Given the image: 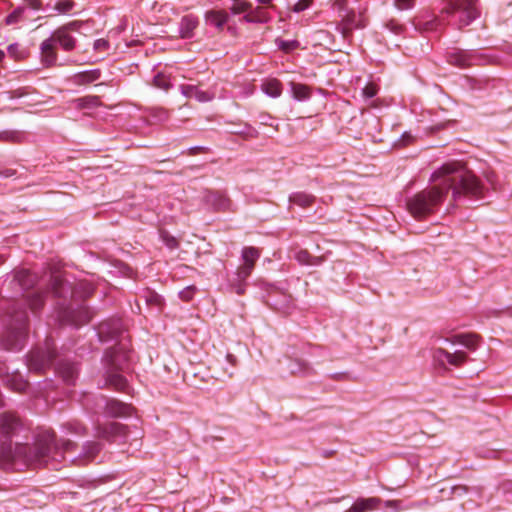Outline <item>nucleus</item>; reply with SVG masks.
<instances>
[{
	"instance_id": "obj_1",
	"label": "nucleus",
	"mask_w": 512,
	"mask_h": 512,
	"mask_svg": "<svg viewBox=\"0 0 512 512\" xmlns=\"http://www.w3.org/2000/svg\"><path fill=\"white\" fill-rule=\"evenodd\" d=\"M431 185L407 201L409 212L415 218H424L438 210L451 193L452 202L462 198H484L485 188L479 179L460 162H447L430 177Z\"/></svg>"
},
{
	"instance_id": "obj_2",
	"label": "nucleus",
	"mask_w": 512,
	"mask_h": 512,
	"mask_svg": "<svg viewBox=\"0 0 512 512\" xmlns=\"http://www.w3.org/2000/svg\"><path fill=\"white\" fill-rule=\"evenodd\" d=\"M19 427L18 419L10 414L0 415V459L8 464L23 463L38 467L59 469L65 454L73 452L76 445L67 439L56 440L55 434L44 431L36 437L33 447L25 444L13 446L12 438Z\"/></svg>"
},
{
	"instance_id": "obj_3",
	"label": "nucleus",
	"mask_w": 512,
	"mask_h": 512,
	"mask_svg": "<svg viewBox=\"0 0 512 512\" xmlns=\"http://www.w3.org/2000/svg\"><path fill=\"white\" fill-rule=\"evenodd\" d=\"M476 2L477 0H443L441 15L422 14L417 17L415 28L420 32H436L443 27L446 19L458 28L468 26L479 16Z\"/></svg>"
},
{
	"instance_id": "obj_4",
	"label": "nucleus",
	"mask_w": 512,
	"mask_h": 512,
	"mask_svg": "<svg viewBox=\"0 0 512 512\" xmlns=\"http://www.w3.org/2000/svg\"><path fill=\"white\" fill-rule=\"evenodd\" d=\"M129 352L127 345L122 341L105 352L103 360L106 386L122 392L129 391V383L120 373L129 368Z\"/></svg>"
},
{
	"instance_id": "obj_5",
	"label": "nucleus",
	"mask_w": 512,
	"mask_h": 512,
	"mask_svg": "<svg viewBox=\"0 0 512 512\" xmlns=\"http://www.w3.org/2000/svg\"><path fill=\"white\" fill-rule=\"evenodd\" d=\"M6 327L0 344L7 351L23 348L28 335V313L25 308L13 305L7 312Z\"/></svg>"
},
{
	"instance_id": "obj_6",
	"label": "nucleus",
	"mask_w": 512,
	"mask_h": 512,
	"mask_svg": "<svg viewBox=\"0 0 512 512\" xmlns=\"http://www.w3.org/2000/svg\"><path fill=\"white\" fill-rule=\"evenodd\" d=\"M57 44L65 51H71L75 48L76 40L66 32V28H58L54 31L53 34L40 45L41 61L44 66L50 67L56 63L57 54L55 48Z\"/></svg>"
},
{
	"instance_id": "obj_7",
	"label": "nucleus",
	"mask_w": 512,
	"mask_h": 512,
	"mask_svg": "<svg viewBox=\"0 0 512 512\" xmlns=\"http://www.w3.org/2000/svg\"><path fill=\"white\" fill-rule=\"evenodd\" d=\"M381 504L386 508H390L391 512H400L409 509L410 506L404 505L400 500H386L382 501L379 497L357 498L352 506L344 512H372L376 510Z\"/></svg>"
},
{
	"instance_id": "obj_8",
	"label": "nucleus",
	"mask_w": 512,
	"mask_h": 512,
	"mask_svg": "<svg viewBox=\"0 0 512 512\" xmlns=\"http://www.w3.org/2000/svg\"><path fill=\"white\" fill-rule=\"evenodd\" d=\"M56 356L55 347L47 342L45 350L36 349L27 356V367L30 371L43 372L48 368Z\"/></svg>"
},
{
	"instance_id": "obj_9",
	"label": "nucleus",
	"mask_w": 512,
	"mask_h": 512,
	"mask_svg": "<svg viewBox=\"0 0 512 512\" xmlns=\"http://www.w3.org/2000/svg\"><path fill=\"white\" fill-rule=\"evenodd\" d=\"M96 408L110 417H129L132 415L133 408L116 399H108L101 395L96 399Z\"/></svg>"
},
{
	"instance_id": "obj_10",
	"label": "nucleus",
	"mask_w": 512,
	"mask_h": 512,
	"mask_svg": "<svg viewBox=\"0 0 512 512\" xmlns=\"http://www.w3.org/2000/svg\"><path fill=\"white\" fill-rule=\"evenodd\" d=\"M432 358L441 367L446 368L447 365L459 367L467 360V354L462 350L450 353L443 348H436L433 350Z\"/></svg>"
},
{
	"instance_id": "obj_11",
	"label": "nucleus",
	"mask_w": 512,
	"mask_h": 512,
	"mask_svg": "<svg viewBox=\"0 0 512 512\" xmlns=\"http://www.w3.org/2000/svg\"><path fill=\"white\" fill-rule=\"evenodd\" d=\"M92 316L88 307L81 305L77 310L68 309L62 316V321L78 327L82 324L88 323Z\"/></svg>"
},
{
	"instance_id": "obj_12",
	"label": "nucleus",
	"mask_w": 512,
	"mask_h": 512,
	"mask_svg": "<svg viewBox=\"0 0 512 512\" xmlns=\"http://www.w3.org/2000/svg\"><path fill=\"white\" fill-rule=\"evenodd\" d=\"M254 269L250 266L241 265L237 271L233 274V276L229 279L230 287L238 294H244L246 290V280L251 275Z\"/></svg>"
},
{
	"instance_id": "obj_13",
	"label": "nucleus",
	"mask_w": 512,
	"mask_h": 512,
	"mask_svg": "<svg viewBox=\"0 0 512 512\" xmlns=\"http://www.w3.org/2000/svg\"><path fill=\"white\" fill-rule=\"evenodd\" d=\"M180 92L184 97L194 98L201 103L210 102L215 97L213 92L201 90L197 85L192 84L180 85Z\"/></svg>"
},
{
	"instance_id": "obj_14",
	"label": "nucleus",
	"mask_w": 512,
	"mask_h": 512,
	"mask_svg": "<svg viewBox=\"0 0 512 512\" xmlns=\"http://www.w3.org/2000/svg\"><path fill=\"white\" fill-rule=\"evenodd\" d=\"M55 370L62 380L68 385L74 384L78 377L77 365L69 361H60L56 365Z\"/></svg>"
},
{
	"instance_id": "obj_15",
	"label": "nucleus",
	"mask_w": 512,
	"mask_h": 512,
	"mask_svg": "<svg viewBox=\"0 0 512 512\" xmlns=\"http://www.w3.org/2000/svg\"><path fill=\"white\" fill-rule=\"evenodd\" d=\"M0 377L3 378V382L11 390L16 392H23L28 387V382L16 371L9 373L8 371L3 374V370L0 367Z\"/></svg>"
},
{
	"instance_id": "obj_16",
	"label": "nucleus",
	"mask_w": 512,
	"mask_h": 512,
	"mask_svg": "<svg viewBox=\"0 0 512 512\" xmlns=\"http://www.w3.org/2000/svg\"><path fill=\"white\" fill-rule=\"evenodd\" d=\"M476 61H478L477 56L465 50L454 51L448 55V62L459 67L471 66L476 63Z\"/></svg>"
},
{
	"instance_id": "obj_17",
	"label": "nucleus",
	"mask_w": 512,
	"mask_h": 512,
	"mask_svg": "<svg viewBox=\"0 0 512 512\" xmlns=\"http://www.w3.org/2000/svg\"><path fill=\"white\" fill-rule=\"evenodd\" d=\"M199 25V18L196 15L188 14L181 18L179 23V35L182 39H190Z\"/></svg>"
},
{
	"instance_id": "obj_18",
	"label": "nucleus",
	"mask_w": 512,
	"mask_h": 512,
	"mask_svg": "<svg viewBox=\"0 0 512 512\" xmlns=\"http://www.w3.org/2000/svg\"><path fill=\"white\" fill-rule=\"evenodd\" d=\"M122 334V325L119 321L104 322L98 327V335L103 341L106 338L116 339Z\"/></svg>"
},
{
	"instance_id": "obj_19",
	"label": "nucleus",
	"mask_w": 512,
	"mask_h": 512,
	"mask_svg": "<svg viewBox=\"0 0 512 512\" xmlns=\"http://www.w3.org/2000/svg\"><path fill=\"white\" fill-rule=\"evenodd\" d=\"M229 20V14L225 10H209L205 13V22L209 26L222 29Z\"/></svg>"
},
{
	"instance_id": "obj_20",
	"label": "nucleus",
	"mask_w": 512,
	"mask_h": 512,
	"mask_svg": "<svg viewBox=\"0 0 512 512\" xmlns=\"http://www.w3.org/2000/svg\"><path fill=\"white\" fill-rule=\"evenodd\" d=\"M270 19L271 16L267 8L260 6L255 8L250 6L249 13L243 16V20L247 23H267Z\"/></svg>"
},
{
	"instance_id": "obj_21",
	"label": "nucleus",
	"mask_w": 512,
	"mask_h": 512,
	"mask_svg": "<svg viewBox=\"0 0 512 512\" xmlns=\"http://www.w3.org/2000/svg\"><path fill=\"white\" fill-rule=\"evenodd\" d=\"M21 290L26 291L36 284V276L29 270L21 269L15 272L13 280Z\"/></svg>"
},
{
	"instance_id": "obj_22",
	"label": "nucleus",
	"mask_w": 512,
	"mask_h": 512,
	"mask_svg": "<svg viewBox=\"0 0 512 512\" xmlns=\"http://www.w3.org/2000/svg\"><path fill=\"white\" fill-rule=\"evenodd\" d=\"M261 90L269 97L278 98L282 94V84L278 79H266L261 84Z\"/></svg>"
},
{
	"instance_id": "obj_23",
	"label": "nucleus",
	"mask_w": 512,
	"mask_h": 512,
	"mask_svg": "<svg viewBox=\"0 0 512 512\" xmlns=\"http://www.w3.org/2000/svg\"><path fill=\"white\" fill-rule=\"evenodd\" d=\"M445 341L448 342L449 339H445ZM450 342L452 344H461L467 349L474 351L478 346V336L475 334H458Z\"/></svg>"
},
{
	"instance_id": "obj_24",
	"label": "nucleus",
	"mask_w": 512,
	"mask_h": 512,
	"mask_svg": "<svg viewBox=\"0 0 512 512\" xmlns=\"http://www.w3.org/2000/svg\"><path fill=\"white\" fill-rule=\"evenodd\" d=\"M124 430L125 427L123 425L116 422H110L105 427H98L97 435L105 439H110L113 436L123 435L125 433Z\"/></svg>"
},
{
	"instance_id": "obj_25",
	"label": "nucleus",
	"mask_w": 512,
	"mask_h": 512,
	"mask_svg": "<svg viewBox=\"0 0 512 512\" xmlns=\"http://www.w3.org/2000/svg\"><path fill=\"white\" fill-rule=\"evenodd\" d=\"M101 450V446L96 442H87L83 446L82 452L79 454L78 458L81 463H86L92 459L99 453Z\"/></svg>"
},
{
	"instance_id": "obj_26",
	"label": "nucleus",
	"mask_w": 512,
	"mask_h": 512,
	"mask_svg": "<svg viewBox=\"0 0 512 512\" xmlns=\"http://www.w3.org/2000/svg\"><path fill=\"white\" fill-rule=\"evenodd\" d=\"M260 255L259 249L252 246L244 247L241 252L243 265L250 266L254 269L255 263L260 258Z\"/></svg>"
},
{
	"instance_id": "obj_27",
	"label": "nucleus",
	"mask_w": 512,
	"mask_h": 512,
	"mask_svg": "<svg viewBox=\"0 0 512 512\" xmlns=\"http://www.w3.org/2000/svg\"><path fill=\"white\" fill-rule=\"evenodd\" d=\"M290 89L292 97L297 101H305L310 98V89L304 84L291 82Z\"/></svg>"
},
{
	"instance_id": "obj_28",
	"label": "nucleus",
	"mask_w": 512,
	"mask_h": 512,
	"mask_svg": "<svg viewBox=\"0 0 512 512\" xmlns=\"http://www.w3.org/2000/svg\"><path fill=\"white\" fill-rule=\"evenodd\" d=\"M288 369L292 374L310 375L312 368L301 359H293L289 361Z\"/></svg>"
},
{
	"instance_id": "obj_29",
	"label": "nucleus",
	"mask_w": 512,
	"mask_h": 512,
	"mask_svg": "<svg viewBox=\"0 0 512 512\" xmlns=\"http://www.w3.org/2000/svg\"><path fill=\"white\" fill-rule=\"evenodd\" d=\"M314 200L315 198L312 195L305 192H295L289 197V202L291 204L298 205L302 208L309 207Z\"/></svg>"
},
{
	"instance_id": "obj_30",
	"label": "nucleus",
	"mask_w": 512,
	"mask_h": 512,
	"mask_svg": "<svg viewBox=\"0 0 512 512\" xmlns=\"http://www.w3.org/2000/svg\"><path fill=\"white\" fill-rule=\"evenodd\" d=\"M25 13L26 7L18 6L9 15L6 16L5 23L7 25H14L23 22L27 19Z\"/></svg>"
},
{
	"instance_id": "obj_31",
	"label": "nucleus",
	"mask_w": 512,
	"mask_h": 512,
	"mask_svg": "<svg viewBox=\"0 0 512 512\" xmlns=\"http://www.w3.org/2000/svg\"><path fill=\"white\" fill-rule=\"evenodd\" d=\"M294 258L301 265L317 266L321 263L320 258L311 256L306 250L297 251Z\"/></svg>"
},
{
	"instance_id": "obj_32",
	"label": "nucleus",
	"mask_w": 512,
	"mask_h": 512,
	"mask_svg": "<svg viewBox=\"0 0 512 512\" xmlns=\"http://www.w3.org/2000/svg\"><path fill=\"white\" fill-rule=\"evenodd\" d=\"M99 76L100 72L98 70H88L75 74L73 79L77 84H86L97 80Z\"/></svg>"
},
{
	"instance_id": "obj_33",
	"label": "nucleus",
	"mask_w": 512,
	"mask_h": 512,
	"mask_svg": "<svg viewBox=\"0 0 512 512\" xmlns=\"http://www.w3.org/2000/svg\"><path fill=\"white\" fill-rule=\"evenodd\" d=\"M44 297V293L40 291L27 297V303L33 312H36L44 305Z\"/></svg>"
},
{
	"instance_id": "obj_34",
	"label": "nucleus",
	"mask_w": 512,
	"mask_h": 512,
	"mask_svg": "<svg viewBox=\"0 0 512 512\" xmlns=\"http://www.w3.org/2000/svg\"><path fill=\"white\" fill-rule=\"evenodd\" d=\"M275 44L278 49L285 53L292 52L300 46L297 40H284L282 38H276Z\"/></svg>"
},
{
	"instance_id": "obj_35",
	"label": "nucleus",
	"mask_w": 512,
	"mask_h": 512,
	"mask_svg": "<svg viewBox=\"0 0 512 512\" xmlns=\"http://www.w3.org/2000/svg\"><path fill=\"white\" fill-rule=\"evenodd\" d=\"M250 3L246 1L236 0L234 4L230 7V11L232 15H239L249 13Z\"/></svg>"
},
{
	"instance_id": "obj_36",
	"label": "nucleus",
	"mask_w": 512,
	"mask_h": 512,
	"mask_svg": "<svg viewBox=\"0 0 512 512\" xmlns=\"http://www.w3.org/2000/svg\"><path fill=\"white\" fill-rule=\"evenodd\" d=\"M75 6L72 0H57L54 5V10L60 14L69 13Z\"/></svg>"
},
{
	"instance_id": "obj_37",
	"label": "nucleus",
	"mask_w": 512,
	"mask_h": 512,
	"mask_svg": "<svg viewBox=\"0 0 512 512\" xmlns=\"http://www.w3.org/2000/svg\"><path fill=\"white\" fill-rule=\"evenodd\" d=\"M9 55L14 59H23L26 56V52L18 43L10 44L7 47Z\"/></svg>"
},
{
	"instance_id": "obj_38",
	"label": "nucleus",
	"mask_w": 512,
	"mask_h": 512,
	"mask_svg": "<svg viewBox=\"0 0 512 512\" xmlns=\"http://www.w3.org/2000/svg\"><path fill=\"white\" fill-rule=\"evenodd\" d=\"M154 85L160 89L168 90L170 87V81L165 75L157 74L154 77Z\"/></svg>"
},
{
	"instance_id": "obj_39",
	"label": "nucleus",
	"mask_w": 512,
	"mask_h": 512,
	"mask_svg": "<svg viewBox=\"0 0 512 512\" xmlns=\"http://www.w3.org/2000/svg\"><path fill=\"white\" fill-rule=\"evenodd\" d=\"M151 116L155 118L157 121H165L168 119L169 114L168 111L164 108L155 107L151 109Z\"/></svg>"
},
{
	"instance_id": "obj_40",
	"label": "nucleus",
	"mask_w": 512,
	"mask_h": 512,
	"mask_svg": "<svg viewBox=\"0 0 512 512\" xmlns=\"http://www.w3.org/2000/svg\"><path fill=\"white\" fill-rule=\"evenodd\" d=\"M145 300H146L147 303L153 304V305H156V306H161L162 302H163L162 297L160 295H158L157 293L152 292V291H147V293L145 295Z\"/></svg>"
},
{
	"instance_id": "obj_41",
	"label": "nucleus",
	"mask_w": 512,
	"mask_h": 512,
	"mask_svg": "<svg viewBox=\"0 0 512 512\" xmlns=\"http://www.w3.org/2000/svg\"><path fill=\"white\" fill-rule=\"evenodd\" d=\"M414 140V136L411 134V132H404L400 138L396 141L395 146L397 147H405L408 144L412 143Z\"/></svg>"
},
{
	"instance_id": "obj_42",
	"label": "nucleus",
	"mask_w": 512,
	"mask_h": 512,
	"mask_svg": "<svg viewBox=\"0 0 512 512\" xmlns=\"http://www.w3.org/2000/svg\"><path fill=\"white\" fill-rule=\"evenodd\" d=\"M386 27L390 32H392L395 35H400L404 31L403 25L399 24L395 20H390L389 22H387Z\"/></svg>"
},
{
	"instance_id": "obj_43",
	"label": "nucleus",
	"mask_w": 512,
	"mask_h": 512,
	"mask_svg": "<svg viewBox=\"0 0 512 512\" xmlns=\"http://www.w3.org/2000/svg\"><path fill=\"white\" fill-rule=\"evenodd\" d=\"M378 88L375 84L369 83L362 89V94L365 98L370 99L376 96Z\"/></svg>"
},
{
	"instance_id": "obj_44",
	"label": "nucleus",
	"mask_w": 512,
	"mask_h": 512,
	"mask_svg": "<svg viewBox=\"0 0 512 512\" xmlns=\"http://www.w3.org/2000/svg\"><path fill=\"white\" fill-rule=\"evenodd\" d=\"M195 291L194 286H188L179 292V297L184 301H189L193 298Z\"/></svg>"
},
{
	"instance_id": "obj_45",
	"label": "nucleus",
	"mask_w": 512,
	"mask_h": 512,
	"mask_svg": "<svg viewBox=\"0 0 512 512\" xmlns=\"http://www.w3.org/2000/svg\"><path fill=\"white\" fill-rule=\"evenodd\" d=\"M312 2L313 0H298L294 4L293 11L297 13L305 11L311 6Z\"/></svg>"
},
{
	"instance_id": "obj_46",
	"label": "nucleus",
	"mask_w": 512,
	"mask_h": 512,
	"mask_svg": "<svg viewBox=\"0 0 512 512\" xmlns=\"http://www.w3.org/2000/svg\"><path fill=\"white\" fill-rule=\"evenodd\" d=\"M395 5L400 10H409L414 7L415 0H395Z\"/></svg>"
},
{
	"instance_id": "obj_47",
	"label": "nucleus",
	"mask_w": 512,
	"mask_h": 512,
	"mask_svg": "<svg viewBox=\"0 0 512 512\" xmlns=\"http://www.w3.org/2000/svg\"><path fill=\"white\" fill-rule=\"evenodd\" d=\"M23 5L27 9H31L33 11H39L42 7L41 0H23Z\"/></svg>"
},
{
	"instance_id": "obj_48",
	"label": "nucleus",
	"mask_w": 512,
	"mask_h": 512,
	"mask_svg": "<svg viewBox=\"0 0 512 512\" xmlns=\"http://www.w3.org/2000/svg\"><path fill=\"white\" fill-rule=\"evenodd\" d=\"M81 106H96L99 103L98 97H86L77 100Z\"/></svg>"
},
{
	"instance_id": "obj_49",
	"label": "nucleus",
	"mask_w": 512,
	"mask_h": 512,
	"mask_svg": "<svg viewBox=\"0 0 512 512\" xmlns=\"http://www.w3.org/2000/svg\"><path fill=\"white\" fill-rule=\"evenodd\" d=\"M109 43L105 39H97L94 42V49L97 51H105L108 49Z\"/></svg>"
},
{
	"instance_id": "obj_50",
	"label": "nucleus",
	"mask_w": 512,
	"mask_h": 512,
	"mask_svg": "<svg viewBox=\"0 0 512 512\" xmlns=\"http://www.w3.org/2000/svg\"><path fill=\"white\" fill-rule=\"evenodd\" d=\"M285 301L283 303H275V305L279 308L288 312L290 304H291V296L284 294Z\"/></svg>"
},
{
	"instance_id": "obj_51",
	"label": "nucleus",
	"mask_w": 512,
	"mask_h": 512,
	"mask_svg": "<svg viewBox=\"0 0 512 512\" xmlns=\"http://www.w3.org/2000/svg\"><path fill=\"white\" fill-rule=\"evenodd\" d=\"M81 25L82 22L80 21H72L69 24L63 26L62 28H66V32H69V30H78Z\"/></svg>"
},
{
	"instance_id": "obj_52",
	"label": "nucleus",
	"mask_w": 512,
	"mask_h": 512,
	"mask_svg": "<svg viewBox=\"0 0 512 512\" xmlns=\"http://www.w3.org/2000/svg\"><path fill=\"white\" fill-rule=\"evenodd\" d=\"M163 240L170 249H174L177 246V241L174 237L163 236Z\"/></svg>"
},
{
	"instance_id": "obj_53",
	"label": "nucleus",
	"mask_w": 512,
	"mask_h": 512,
	"mask_svg": "<svg viewBox=\"0 0 512 512\" xmlns=\"http://www.w3.org/2000/svg\"><path fill=\"white\" fill-rule=\"evenodd\" d=\"M486 180L491 185L493 189H496V176L494 173H487L486 174Z\"/></svg>"
},
{
	"instance_id": "obj_54",
	"label": "nucleus",
	"mask_w": 512,
	"mask_h": 512,
	"mask_svg": "<svg viewBox=\"0 0 512 512\" xmlns=\"http://www.w3.org/2000/svg\"><path fill=\"white\" fill-rule=\"evenodd\" d=\"M60 285H61V280H60L57 276H55V277L53 278V290H54V293H55L56 295H59V294H60V292H59V286H60Z\"/></svg>"
},
{
	"instance_id": "obj_55",
	"label": "nucleus",
	"mask_w": 512,
	"mask_h": 512,
	"mask_svg": "<svg viewBox=\"0 0 512 512\" xmlns=\"http://www.w3.org/2000/svg\"><path fill=\"white\" fill-rule=\"evenodd\" d=\"M466 492V488L464 487H454L453 488V494H461V493H465Z\"/></svg>"
},
{
	"instance_id": "obj_56",
	"label": "nucleus",
	"mask_w": 512,
	"mask_h": 512,
	"mask_svg": "<svg viewBox=\"0 0 512 512\" xmlns=\"http://www.w3.org/2000/svg\"><path fill=\"white\" fill-rule=\"evenodd\" d=\"M4 177H11L15 174L14 170L8 169L1 173Z\"/></svg>"
},
{
	"instance_id": "obj_57",
	"label": "nucleus",
	"mask_w": 512,
	"mask_h": 512,
	"mask_svg": "<svg viewBox=\"0 0 512 512\" xmlns=\"http://www.w3.org/2000/svg\"><path fill=\"white\" fill-rule=\"evenodd\" d=\"M93 292V288L90 285H87L84 290V295L89 296Z\"/></svg>"
},
{
	"instance_id": "obj_58",
	"label": "nucleus",
	"mask_w": 512,
	"mask_h": 512,
	"mask_svg": "<svg viewBox=\"0 0 512 512\" xmlns=\"http://www.w3.org/2000/svg\"><path fill=\"white\" fill-rule=\"evenodd\" d=\"M10 136H11V134L9 132L0 133V139H3V140L9 139Z\"/></svg>"
},
{
	"instance_id": "obj_59",
	"label": "nucleus",
	"mask_w": 512,
	"mask_h": 512,
	"mask_svg": "<svg viewBox=\"0 0 512 512\" xmlns=\"http://www.w3.org/2000/svg\"><path fill=\"white\" fill-rule=\"evenodd\" d=\"M258 3L260 4H263V5H268V4H271V2L273 0H256Z\"/></svg>"
},
{
	"instance_id": "obj_60",
	"label": "nucleus",
	"mask_w": 512,
	"mask_h": 512,
	"mask_svg": "<svg viewBox=\"0 0 512 512\" xmlns=\"http://www.w3.org/2000/svg\"><path fill=\"white\" fill-rule=\"evenodd\" d=\"M227 360H228L230 363H234V361H235V357H234L233 355H231V354H228V355H227Z\"/></svg>"
},
{
	"instance_id": "obj_61",
	"label": "nucleus",
	"mask_w": 512,
	"mask_h": 512,
	"mask_svg": "<svg viewBox=\"0 0 512 512\" xmlns=\"http://www.w3.org/2000/svg\"><path fill=\"white\" fill-rule=\"evenodd\" d=\"M4 58H5V52L0 49V63L3 61Z\"/></svg>"
},
{
	"instance_id": "obj_62",
	"label": "nucleus",
	"mask_w": 512,
	"mask_h": 512,
	"mask_svg": "<svg viewBox=\"0 0 512 512\" xmlns=\"http://www.w3.org/2000/svg\"><path fill=\"white\" fill-rule=\"evenodd\" d=\"M4 261H5V258H4L2 255H0V265H1Z\"/></svg>"
},
{
	"instance_id": "obj_63",
	"label": "nucleus",
	"mask_w": 512,
	"mask_h": 512,
	"mask_svg": "<svg viewBox=\"0 0 512 512\" xmlns=\"http://www.w3.org/2000/svg\"><path fill=\"white\" fill-rule=\"evenodd\" d=\"M199 149H201V148H200V147H198V146H195V147L191 148V150H193V151H195V150H199Z\"/></svg>"
}]
</instances>
